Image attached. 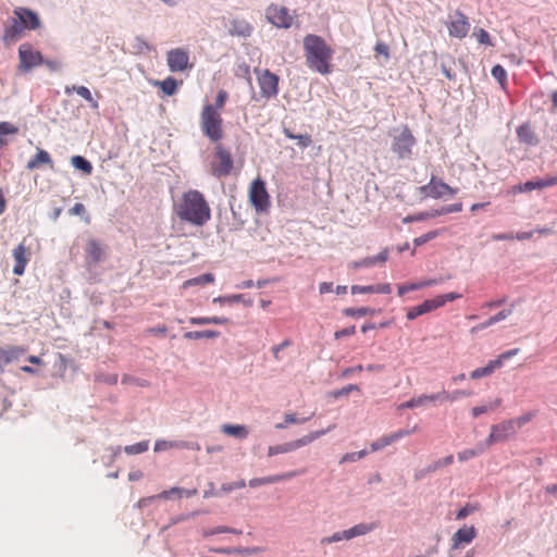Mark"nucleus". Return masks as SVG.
Masks as SVG:
<instances>
[{
    "label": "nucleus",
    "instance_id": "c756f323",
    "mask_svg": "<svg viewBox=\"0 0 557 557\" xmlns=\"http://www.w3.org/2000/svg\"><path fill=\"white\" fill-rule=\"evenodd\" d=\"M388 258V251L387 249H384L383 251H381L379 255L376 256H373V257H368V258H364L360 261H357L354 263V267L355 268H360V267H371V265H374L375 263H384Z\"/></svg>",
    "mask_w": 557,
    "mask_h": 557
},
{
    "label": "nucleus",
    "instance_id": "bf43d9fd",
    "mask_svg": "<svg viewBox=\"0 0 557 557\" xmlns=\"http://www.w3.org/2000/svg\"><path fill=\"white\" fill-rule=\"evenodd\" d=\"M478 41L480 44H483V45H486V46H492V41H491V37H490V34L483 29V28H480L478 29L475 33H474Z\"/></svg>",
    "mask_w": 557,
    "mask_h": 557
},
{
    "label": "nucleus",
    "instance_id": "2eb2a0df",
    "mask_svg": "<svg viewBox=\"0 0 557 557\" xmlns=\"http://www.w3.org/2000/svg\"><path fill=\"white\" fill-rule=\"evenodd\" d=\"M30 252L27 247L23 243L18 244L13 249V258L15 261L13 273L15 275H22L25 271V268L29 261Z\"/></svg>",
    "mask_w": 557,
    "mask_h": 557
},
{
    "label": "nucleus",
    "instance_id": "bb28decb",
    "mask_svg": "<svg viewBox=\"0 0 557 557\" xmlns=\"http://www.w3.org/2000/svg\"><path fill=\"white\" fill-rule=\"evenodd\" d=\"M221 431L228 436L236 438H246L248 436V430L245 425L239 424H223Z\"/></svg>",
    "mask_w": 557,
    "mask_h": 557
},
{
    "label": "nucleus",
    "instance_id": "37998d69",
    "mask_svg": "<svg viewBox=\"0 0 557 557\" xmlns=\"http://www.w3.org/2000/svg\"><path fill=\"white\" fill-rule=\"evenodd\" d=\"M534 417H535L534 412H527V413H523V414H521V416H519L517 418L510 419V421L513 424L516 431H518V429H521L522 426H524Z\"/></svg>",
    "mask_w": 557,
    "mask_h": 557
},
{
    "label": "nucleus",
    "instance_id": "ea45409f",
    "mask_svg": "<svg viewBox=\"0 0 557 557\" xmlns=\"http://www.w3.org/2000/svg\"><path fill=\"white\" fill-rule=\"evenodd\" d=\"M228 94L224 89H220L216 94L214 103H210L211 109L215 110L216 112H221L227 101Z\"/></svg>",
    "mask_w": 557,
    "mask_h": 557
},
{
    "label": "nucleus",
    "instance_id": "f257e3e1",
    "mask_svg": "<svg viewBox=\"0 0 557 557\" xmlns=\"http://www.w3.org/2000/svg\"><path fill=\"white\" fill-rule=\"evenodd\" d=\"M176 214L182 221L202 226L211 219V209L205 196L199 190L191 189L183 194Z\"/></svg>",
    "mask_w": 557,
    "mask_h": 557
},
{
    "label": "nucleus",
    "instance_id": "cd10ccee",
    "mask_svg": "<svg viewBox=\"0 0 557 557\" xmlns=\"http://www.w3.org/2000/svg\"><path fill=\"white\" fill-rule=\"evenodd\" d=\"M71 91H75L78 96L84 98L86 101L89 102L90 107L92 109H98L99 103L97 100H95L91 96L90 90L85 86H72V87H65V92L70 94Z\"/></svg>",
    "mask_w": 557,
    "mask_h": 557
},
{
    "label": "nucleus",
    "instance_id": "c03bdc74",
    "mask_svg": "<svg viewBox=\"0 0 557 557\" xmlns=\"http://www.w3.org/2000/svg\"><path fill=\"white\" fill-rule=\"evenodd\" d=\"M444 232V230H434V231H430L428 232L426 234H423L417 238H414L413 240V244L416 246H421L425 243H428L429 240H432L434 238H436L437 236H440L442 233Z\"/></svg>",
    "mask_w": 557,
    "mask_h": 557
},
{
    "label": "nucleus",
    "instance_id": "39448f33",
    "mask_svg": "<svg viewBox=\"0 0 557 557\" xmlns=\"http://www.w3.org/2000/svg\"><path fill=\"white\" fill-rule=\"evenodd\" d=\"M417 139L408 125L393 129L391 150L399 159H410Z\"/></svg>",
    "mask_w": 557,
    "mask_h": 557
},
{
    "label": "nucleus",
    "instance_id": "603ef678",
    "mask_svg": "<svg viewBox=\"0 0 557 557\" xmlns=\"http://www.w3.org/2000/svg\"><path fill=\"white\" fill-rule=\"evenodd\" d=\"M292 341L289 338L283 341L281 344L278 345H275L272 347V354H273V357L276 361H281L282 360V356H281V351L286 348V347H289L292 345Z\"/></svg>",
    "mask_w": 557,
    "mask_h": 557
},
{
    "label": "nucleus",
    "instance_id": "c9c22d12",
    "mask_svg": "<svg viewBox=\"0 0 557 557\" xmlns=\"http://www.w3.org/2000/svg\"><path fill=\"white\" fill-rule=\"evenodd\" d=\"M220 335V332L214 330H205V331H191L185 333V338L187 339H201V338H215Z\"/></svg>",
    "mask_w": 557,
    "mask_h": 557
},
{
    "label": "nucleus",
    "instance_id": "4be33fe9",
    "mask_svg": "<svg viewBox=\"0 0 557 557\" xmlns=\"http://www.w3.org/2000/svg\"><path fill=\"white\" fill-rule=\"evenodd\" d=\"M42 164L49 165L51 169L53 168L50 154L46 150L38 148L36 154L28 160L26 168L33 171Z\"/></svg>",
    "mask_w": 557,
    "mask_h": 557
},
{
    "label": "nucleus",
    "instance_id": "f704fd0d",
    "mask_svg": "<svg viewBox=\"0 0 557 557\" xmlns=\"http://www.w3.org/2000/svg\"><path fill=\"white\" fill-rule=\"evenodd\" d=\"M71 163L75 169L81 170L87 175H89L92 172L91 163L82 156L72 157Z\"/></svg>",
    "mask_w": 557,
    "mask_h": 557
},
{
    "label": "nucleus",
    "instance_id": "5701e85b",
    "mask_svg": "<svg viewBox=\"0 0 557 557\" xmlns=\"http://www.w3.org/2000/svg\"><path fill=\"white\" fill-rule=\"evenodd\" d=\"M86 258L89 263H98L103 258V249L96 239H89L86 244Z\"/></svg>",
    "mask_w": 557,
    "mask_h": 557
},
{
    "label": "nucleus",
    "instance_id": "69168bd1",
    "mask_svg": "<svg viewBox=\"0 0 557 557\" xmlns=\"http://www.w3.org/2000/svg\"><path fill=\"white\" fill-rule=\"evenodd\" d=\"M433 216H436L435 214V211L432 212V213H429V212H422V213H419L417 215H413V216H407L404 219V222H412V221H422V220H425L428 218H433Z\"/></svg>",
    "mask_w": 557,
    "mask_h": 557
},
{
    "label": "nucleus",
    "instance_id": "0eeeda50",
    "mask_svg": "<svg viewBox=\"0 0 557 557\" xmlns=\"http://www.w3.org/2000/svg\"><path fill=\"white\" fill-rule=\"evenodd\" d=\"M248 197L251 206L257 212H265L270 208L271 201L265 183L257 177L249 186Z\"/></svg>",
    "mask_w": 557,
    "mask_h": 557
},
{
    "label": "nucleus",
    "instance_id": "49530a36",
    "mask_svg": "<svg viewBox=\"0 0 557 557\" xmlns=\"http://www.w3.org/2000/svg\"><path fill=\"white\" fill-rule=\"evenodd\" d=\"M293 450H295L294 446H293L292 442H288V443H285L282 445L270 446L269 450H268V455L274 456V455H278V454L290 453Z\"/></svg>",
    "mask_w": 557,
    "mask_h": 557
},
{
    "label": "nucleus",
    "instance_id": "de8ad7c7",
    "mask_svg": "<svg viewBox=\"0 0 557 557\" xmlns=\"http://www.w3.org/2000/svg\"><path fill=\"white\" fill-rule=\"evenodd\" d=\"M492 76L500 84L502 87L505 86L507 82V72L502 65L497 64L492 67Z\"/></svg>",
    "mask_w": 557,
    "mask_h": 557
},
{
    "label": "nucleus",
    "instance_id": "864d4df0",
    "mask_svg": "<svg viewBox=\"0 0 557 557\" xmlns=\"http://www.w3.org/2000/svg\"><path fill=\"white\" fill-rule=\"evenodd\" d=\"M500 405V399H497L492 406H476L472 408V416L474 418L479 417L480 414L486 413L490 410H493L497 408Z\"/></svg>",
    "mask_w": 557,
    "mask_h": 557
},
{
    "label": "nucleus",
    "instance_id": "4468645a",
    "mask_svg": "<svg viewBox=\"0 0 557 557\" xmlns=\"http://www.w3.org/2000/svg\"><path fill=\"white\" fill-rule=\"evenodd\" d=\"M267 18L277 27L287 28L293 23V16L285 7L272 4L267 9Z\"/></svg>",
    "mask_w": 557,
    "mask_h": 557
},
{
    "label": "nucleus",
    "instance_id": "9d476101",
    "mask_svg": "<svg viewBox=\"0 0 557 557\" xmlns=\"http://www.w3.org/2000/svg\"><path fill=\"white\" fill-rule=\"evenodd\" d=\"M419 190L423 197L434 199H438L447 195L455 196L457 194V189L450 187L434 175H432L430 182L426 185L421 186Z\"/></svg>",
    "mask_w": 557,
    "mask_h": 557
},
{
    "label": "nucleus",
    "instance_id": "6e6552de",
    "mask_svg": "<svg viewBox=\"0 0 557 557\" xmlns=\"http://www.w3.org/2000/svg\"><path fill=\"white\" fill-rule=\"evenodd\" d=\"M18 70L21 72H29L36 66L44 64L41 53L33 48L30 44H23L18 48Z\"/></svg>",
    "mask_w": 557,
    "mask_h": 557
},
{
    "label": "nucleus",
    "instance_id": "e433bc0d",
    "mask_svg": "<svg viewBox=\"0 0 557 557\" xmlns=\"http://www.w3.org/2000/svg\"><path fill=\"white\" fill-rule=\"evenodd\" d=\"M214 282V276L211 273H205L197 277L187 280L184 283V287L195 286V285H206Z\"/></svg>",
    "mask_w": 557,
    "mask_h": 557
},
{
    "label": "nucleus",
    "instance_id": "79ce46f5",
    "mask_svg": "<svg viewBox=\"0 0 557 557\" xmlns=\"http://www.w3.org/2000/svg\"><path fill=\"white\" fill-rule=\"evenodd\" d=\"M148 448H149V442L144 441V442H139V443H136L133 445H128L124 448V450L128 455H137V454H143V453L147 451Z\"/></svg>",
    "mask_w": 557,
    "mask_h": 557
},
{
    "label": "nucleus",
    "instance_id": "58836bf2",
    "mask_svg": "<svg viewBox=\"0 0 557 557\" xmlns=\"http://www.w3.org/2000/svg\"><path fill=\"white\" fill-rule=\"evenodd\" d=\"M479 509H480L479 504L468 503L457 511L456 519L462 520V519L467 518L468 516L472 515L473 512L478 511Z\"/></svg>",
    "mask_w": 557,
    "mask_h": 557
},
{
    "label": "nucleus",
    "instance_id": "20e7f679",
    "mask_svg": "<svg viewBox=\"0 0 557 557\" xmlns=\"http://www.w3.org/2000/svg\"><path fill=\"white\" fill-rule=\"evenodd\" d=\"M199 125L203 136L213 144L220 143L225 136L222 113L211 109L210 103L202 106Z\"/></svg>",
    "mask_w": 557,
    "mask_h": 557
},
{
    "label": "nucleus",
    "instance_id": "473e14b6",
    "mask_svg": "<svg viewBox=\"0 0 557 557\" xmlns=\"http://www.w3.org/2000/svg\"><path fill=\"white\" fill-rule=\"evenodd\" d=\"M314 413H311L309 417L298 418L295 413H286L284 416V422L277 423L275 425L276 429H285L288 424H302L308 422Z\"/></svg>",
    "mask_w": 557,
    "mask_h": 557
},
{
    "label": "nucleus",
    "instance_id": "6e6d98bb",
    "mask_svg": "<svg viewBox=\"0 0 557 557\" xmlns=\"http://www.w3.org/2000/svg\"><path fill=\"white\" fill-rule=\"evenodd\" d=\"M511 313H512V309H504V310L497 312L496 314L492 315L491 318H488V323H491V325H494V324L507 319Z\"/></svg>",
    "mask_w": 557,
    "mask_h": 557
},
{
    "label": "nucleus",
    "instance_id": "423d86ee",
    "mask_svg": "<svg viewBox=\"0 0 557 557\" xmlns=\"http://www.w3.org/2000/svg\"><path fill=\"white\" fill-rule=\"evenodd\" d=\"M234 166L232 153L221 141L215 144L214 152L210 161V173L216 177H226L231 174Z\"/></svg>",
    "mask_w": 557,
    "mask_h": 557
},
{
    "label": "nucleus",
    "instance_id": "4c0bfd02",
    "mask_svg": "<svg viewBox=\"0 0 557 557\" xmlns=\"http://www.w3.org/2000/svg\"><path fill=\"white\" fill-rule=\"evenodd\" d=\"M393 443H395V438L393 436V433L384 435V436H382V437H380L376 441L371 443V445H370L371 451L381 450V449L385 448L386 446H388V445H391Z\"/></svg>",
    "mask_w": 557,
    "mask_h": 557
},
{
    "label": "nucleus",
    "instance_id": "774afa93",
    "mask_svg": "<svg viewBox=\"0 0 557 557\" xmlns=\"http://www.w3.org/2000/svg\"><path fill=\"white\" fill-rule=\"evenodd\" d=\"M518 352H519V348H513V349H510V350H507V351L500 354L495 360H499L500 367H502L503 362L505 360L512 358L513 356L518 355Z\"/></svg>",
    "mask_w": 557,
    "mask_h": 557
},
{
    "label": "nucleus",
    "instance_id": "8fccbe9b",
    "mask_svg": "<svg viewBox=\"0 0 557 557\" xmlns=\"http://www.w3.org/2000/svg\"><path fill=\"white\" fill-rule=\"evenodd\" d=\"M197 492V490H170V491H164L160 497H163V498H169L170 495L172 494H175L177 493L178 497L180 498H189L191 497L195 493Z\"/></svg>",
    "mask_w": 557,
    "mask_h": 557
},
{
    "label": "nucleus",
    "instance_id": "aec40b11",
    "mask_svg": "<svg viewBox=\"0 0 557 557\" xmlns=\"http://www.w3.org/2000/svg\"><path fill=\"white\" fill-rule=\"evenodd\" d=\"M438 308V302H435L434 299L424 300L422 304L412 307L407 312L408 320H414L419 315L425 314Z\"/></svg>",
    "mask_w": 557,
    "mask_h": 557
},
{
    "label": "nucleus",
    "instance_id": "a18cd8bd",
    "mask_svg": "<svg viewBox=\"0 0 557 557\" xmlns=\"http://www.w3.org/2000/svg\"><path fill=\"white\" fill-rule=\"evenodd\" d=\"M18 128L10 122H0V137L7 135L17 134ZM4 145L2 138H0V146Z\"/></svg>",
    "mask_w": 557,
    "mask_h": 557
},
{
    "label": "nucleus",
    "instance_id": "13d9d810",
    "mask_svg": "<svg viewBox=\"0 0 557 557\" xmlns=\"http://www.w3.org/2000/svg\"><path fill=\"white\" fill-rule=\"evenodd\" d=\"M354 391H359V387L358 385H355V384H349L347 386H344L343 388L341 389H337V391H334L332 392V396L334 398H338V397H342V396H346L348 395L349 393L354 392Z\"/></svg>",
    "mask_w": 557,
    "mask_h": 557
},
{
    "label": "nucleus",
    "instance_id": "dca6fc26",
    "mask_svg": "<svg viewBox=\"0 0 557 557\" xmlns=\"http://www.w3.org/2000/svg\"><path fill=\"white\" fill-rule=\"evenodd\" d=\"M476 536L474 527H463L454 533L451 537V548L457 549L461 545L470 544Z\"/></svg>",
    "mask_w": 557,
    "mask_h": 557
},
{
    "label": "nucleus",
    "instance_id": "f03ea898",
    "mask_svg": "<svg viewBox=\"0 0 557 557\" xmlns=\"http://www.w3.org/2000/svg\"><path fill=\"white\" fill-rule=\"evenodd\" d=\"M304 51L308 67L322 75L332 72L333 49L326 41L317 35H307L304 38Z\"/></svg>",
    "mask_w": 557,
    "mask_h": 557
},
{
    "label": "nucleus",
    "instance_id": "6ab92c4d",
    "mask_svg": "<svg viewBox=\"0 0 557 557\" xmlns=\"http://www.w3.org/2000/svg\"><path fill=\"white\" fill-rule=\"evenodd\" d=\"M442 399V395L436 393L432 395H420L418 397H412L409 400L403 403L399 406V409H413L417 407L425 406L428 403H435Z\"/></svg>",
    "mask_w": 557,
    "mask_h": 557
},
{
    "label": "nucleus",
    "instance_id": "7ed1b4c3",
    "mask_svg": "<svg viewBox=\"0 0 557 557\" xmlns=\"http://www.w3.org/2000/svg\"><path fill=\"white\" fill-rule=\"evenodd\" d=\"M12 24L4 29L3 40L15 41L25 29L35 30L41 26L38 14L27 8H16L13 11Z\"/></svg>",
    "mask_w": 557,
    "mask_h": 557
},
{
    "label": "nucleus",
    "instance_id": "a878e982",
    "mask_svg": "<svg viewBox=\"0 0 557 557\" xmlns=\"http://www.w3.org/2000/svg\"><path fill=\"white\" fill-rule=\"evenodd\" d=\"M517 135L519 140L527 145H535L537 143L535 134L529 124H522L519 126L517 129Z\"/></svg>",
    "mask_w": 557,
    "mask_h": 557
},
{
    "label": "nucleus",
    "instance_id": "412c9836",
    "mask_svg": "<svg viewBox=\"0 0 557 557\" xmlns=\"http://www.w3.org/2000/svg\"><path fill=\"white\" fill-rule=\"evenodd\" d=\"M376 528H377V524L374 522L359 523V524L354 525L350 529L344 530L343 536L346 537V541H349L356 536L366 535V534L372 532L373 530H375Z\"/></svg>",
    "mask_w": 557,
    "mask_h": 557
},
{
    "label": "nucleus",
    "instance_id": "a211bd4d",
    "mask_svg": "<svg viewBox=\"0 0 557 557\" xmlns=\"http://www.w3.org/2000/svg\"><path fill=\"white\" fill-rule=\"evenodd\" d=\"M227 32L232 37H249L252 27L244 20L234 18L228 22Z\"/></svg>",
    "mask_w": 557,
    "mask_h": 557
},
{
    "label": "nucleus",
    "instance_id": "3c124183",
    "mask_svg": "<svg viewBox=\"0 0 557 557\" xmlns=\"http://www.w3.org/2000/svg\"><path fill=\"white\" fill-rule=\"evenodd\" d=\"M182 445L180 443H176V442H170V441H165V440H158L154 444V451L156 453H159V451H164V450H168V449H171V448H175V447H181Z\"/></svg>",
    "mask_w": 557,
    "mask_h": 557
},
{
    "label": "nucleus",
    "instance_id": "09e8293b",
    "mask_svg": "<svg viewBox=\"0 0 557 557\" xmlns=\"http://www.w3.org/2000/svg\"><path fill=\"white\" fill-rule=\"evenodd\" d=\"M461 297H462L461 294L453 292V293H447V294H444V295H438V296L434 297L433 299H434L435 302H438V308H441L446 302L457 300V299H459Z\"/></svg>",
    "mask_w": 557,
    "mask_h": 557
},
{
    "label": "nucleus",
    "instance_id": "2f4dec72",
    "mask_svg": "<svg viewBox=\"0 0 557 557\" xmlns=\"http://www.w3.org/2000/svg\"><path fill=\"white\" fill-rule=\"evenodd\" d=\"M436 283H437L436 280H426V281H422V282H419V283H412V284H407V285H399L398 286V295L399 296H404L408 292L420 289V288H424V287H428V286H432V285H434Z\"/></svg>",
    "mask_w": 557,
    "mask_h": 557
},
{
    "label": "nucleus",
    "instance_id": "7c9ffc66",
    "mask_svg": "<svg viewBox=\"0 0 557 557\" xmlns=\"http://www.w3.org/2000/svg\"><path fill=\"white\" fill-rule=\"evenodd\" d=\"M283 134L289 139L297 140V145L300 148H307L312 144V138H311V135H309V134L297 135V134L293 133L289 128H286V127L283 128Z\"/></svg>",
    "mask_w": 557,
    "mask_h": 557
},
{
    "label": "nucleus",
    "instance_id": "ddd939ff",
    "mask_svg": "<svg viewBox=\"0 0 557 557\" xmlns=\"http://www.w3.org/2000/svg\"><path fill=\"white\" fill-rule=\"evenodd\" d=\"M166 61L171 72H183L191 67L188 52L182 48L170 50L166 55Z\"/></svg>",
    "mask_w": 557,
    "mask_h": 557
},
{
    "label": "nucleus",
    "instance_id": "052dcab7",
    "mask_svg": "<svg viewBox=\"0 0 557 557\" xmlns=\"http://www.w3.org/2000/svg\"><path fill=\"white\" fill-rule=\"evenodd\" d=\"M374 51L376 55H383L385 60L389 59V47L386 44L382 41L376 42Z\"/></svg>",
    "mask_w": 557,
    "mask_h": 557
},
{
    "label": "nucleus",
    "instance_id": "1a4fd4ad",
    "mask_svg": "<svg viewBox=\"0 0 557 557\" xmlns=\"http://www.w3.org/2000/svg\"><path fill=\"white\" fill-rule=\"evenodd\" d=\"M262 97L270 99L278 94V76L269 70L255 69Z\"/></svg>",
    "mask_w": 557,
    "mask_h": 557
},
{
    "label": "nucleus",
    "instance_id": "0e129e2a",
    "mask_svg": "<svg viewBox=\"0 0 557 557\" xmlns=\"http://www.w3.org/2000/svg\"><path fill=\"white\" fill-rule=\"evenodd\" d=\"M350 290H351V294H354V295L370 294V293H373V285H367V286L352 285Z\"/></svg>",
    "mask_w": 557,
    "mask_h": 557
},
{
    "label": "nucleus",
    "instance_id": "f3484780",
    "mask_svg": "<svg viewBox=\"0 0 557 557\" xmlns=\"http://www.w3.org/2000/svg\"><path fill=\"white\" fill-rule=\"evenodd\" d=\"M26 351L27 349L22 346L0 347V372H3L4 366L17 360Z\"/></svg>",
    "mask_w": 557,
    "mask_h": 557
},
{
    "label": "nucleus",
    "instance_id": "680f3d73",
    "mask_svg": "<svg viewBox=\"0 0 557 557\" xmlns=\"http://www.w3.org/2000/svg\"><path fill=\"white\" fill-rule=\"evenodd\" d=\"M461 209H462L461 203H454L448 207L442 208L441 210H435V214L437 216V215L445 214V213L459 212V211H461Z\"/></svg>",
    "mask_w": 557,
    "mask_h": 557
},
{
    "label": "nucleus",
    "instance_id": "393cba45",
    "mask_svg": "<svg viewBox=\"0 0 557 557\" xmlns=\"http://www.w3.org/2000/svg\"><path fill=\"white\" fill-rule=\"evenodd\" d=\"M500 368L499 360H491L485 367L476 368L470 373L472 380H478L483 376L491 375L496 369Z\"/></svg>",
    "mask_w": 557,
    "mask_h": 557
},
{
    "label": "nucleus",
    "instance_id": "72a5a7b5",
    "mask_svg": "<svg viewBox=\"0 0 557 557\" xmlns=\"http://www.w3.org/2000/svg\"><path fill=\"white\" fill-rule=\"evenodd\" d=\"M154 85L159 86L160 89L166 96H172L177 90V82L173 77H166L164 81H158Z\"/></svg>",
    "mask_w": 557,
    "mask_h": 557
},
{
    "label": "nucleus",
    "instance_id": "e2e57ef3",
    "mask_svg": "<svg viewBox=\"0 0 557 557\" xmlns=\"http://www.w3.org/2000/svg\"><path fill=\"white\" fill-rule=\"evenodd\" d=\"M371 310L367 307L358 308V309H346L345 314L350 317H363L368 314Z\"/></svg>",
    "mask_w": 557,
    "mask_h": 557
},
{
    "label": "nucleus",
    "instance_id": "5fc2aeb1",
    "mask_svg": "<svg viewBox=\"0 0 557 557\" xmlns=\"http://www.w3.org/2000/svg\"><path fill=\"white\" fill-rule=\"evenodd\" d=\"M554 185H557V175L535 180L536 189H542V188L550 187Z\"/></svg>",
    "mask_w": 557,
    "mask_h": 557
},
{
    "label": "nucleus",
    "instance_id": "a19ab883",
    "mask_svg": "<svg viewBox=\"0 0 557 557\" xmlns=\"http://www.w3.org/2000/svg\"><path fill=\"white\" fill-rule=\"evenodd\" d=\"M438 394L442 395V399L440 401H442V400L455 401V400H457V399H459L461 397H468L472 393L468 392V391L457 389V391H454L450 394L446 393L445 391H442Z\"/></svg>",
    "mask_w": 557,
    "mask_h": 557
},
{
    "label": "nucleus",
    "instance_id": "338daca9",
    "mask_svg": "<svg viewBox=\"0 0 557 557\" xmlns=\"http://www.w3.org/2000/svg\"><path fill=\"white\" fill-rule=\"evenodd\" d=\"M355 333H356V327L355 326H350V327H345V329L336 331L334 336H335L336 339H339L342 337L351 336Z\"/></svg>",
    "mask_w": 557,
    "mask_h": 557
},
{
    "label": "nucleus",
    "instance_id": "4d7b16f0",
    "mask_svg": "<svg viewBox=\"0 0 557 557\" xmlns=\"http://www.w3.org/2000/svg\"><path fill=\"white\" fill-rule=\"evenodd\" d=\"M483 451V447H480L478 449H465L460 453H458V459L460 461L469 460L473 457H475L478 454Z\"/></svg>",
    "mask_w": 557,
    "mask_h": 557
},
{
    "label": "nucleus",
    "instance_id": "f8f14e48",
    "mask_svg": "<svg viewBox=\"0 0 557 557\" xmlns=\"http://www.w3.org/2000/svg\"><path fill=\"white\" fill-rule=\"evenodd\" d=\"M448 34L451 37L462 39L470 30L469 18L460 11H456L451 20L447 23Z\"/></svg>",
    "mask_w": 557,
    "mask_h": 557
},
{
    "label": "nucleus",
    "instance_id": "9b49d317",
    "mask_svg": "<svg viewBox=\"0 0 557 557\" xmlns=\"http://www.w3.org/2000/svg\"><path fill=\"white\" fill-rule=\"evenodd\" d=\"M517 433L513 424L510 419L504 420L497 424H493L491 426V432L485 441L487 446H491L495 443L505 442L508 438L515 436Z\"/></svg>",
    "mask_w": 557,
    "mask_h": 557
},
{
    "label": "nucleus",
    "instance_id": "c85d7f7f",
    "mask_svg": "<svg viewBox=\"0 0 557 557\" xmlns=\"http://www.w3.org/2000/svg\"><path fill=\"white\" fill-rule=\"evenodd\" d=\"M230 320L224 317H193L189 319V323L193 325H207V324H226Z\"/></svg>",
    "mask_w": 557,
    "mask_h": 557
},
{
    "label": "nucleus",
    "instance_id": "b1692460",
    "mask_svg": "<svg viewBox=\"0 0 557 557\" xmlns=\"http://www.w3.org/2000/svg\"><path fill=\"white\" fill-rule=\"evenodd\" d=\"M330 430H331V428H329L326 430L313 431L300 438L292 441L294 449L296 450L302 446H306V445L312 443L313 441H315V440L320 438L321 436H323L324 434H326Z\"/></svg>",
    "mask_w": 557,
    "mask_h": 557
}]
</instances>
